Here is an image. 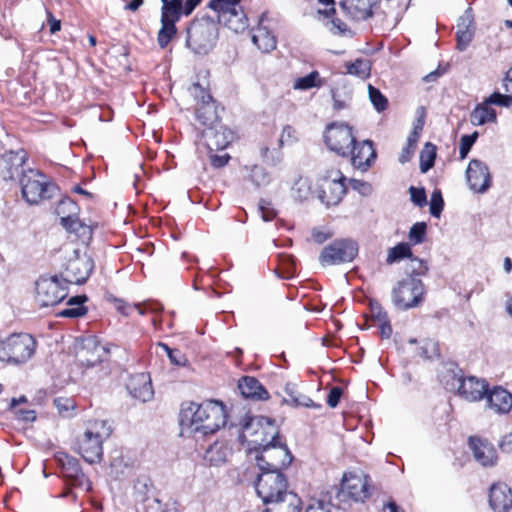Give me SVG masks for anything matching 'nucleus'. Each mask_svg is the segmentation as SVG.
I'll list each match as a JSON object with an SVG mask.
<instances>
[{"label":"nucleus","instance_id":"obj_38","mask_svg":"<svg viewBox=\"0 0 512 512\" xmlns=\"http://www.w3.org/2000/svg\"><path fill=\"white\" fill-rule=\"evenodd\" d=\"M496 121V112L484 100L478 104L470 114V122L474 126H481L488 122Z\"/></svg>","mask_w":512,"mask_h":512},{"label":"nucleus","instance_id":"obj_52","mask_svg":"<svg viewBox=\"0 0 512 512\" xmlns=\"http://www.w3.org/2000/svg\"><path fill=\"white\" fill-rule=\"evenodd\" d=\"M77 211L78 206L70 197L62 198L56 207V213L60 218L67 215L75 216Z\"/></svg>","mask_w":512,"mask_h":512},{"label":"nucleus","instance_id":"obj_29","mask_svg":"<svg viewBox=\"0 0 512 512\" xmlns=\"http://www.w3.org/2000/svg\"><path fill=\"white\" fill-rule=\"evenodd\" d=\"M286 397L283 398L282 403L292 407H305L320 409L321 405L315 403L310 397L300 393L297 385L294 383H287L284 387Z\"/></svg>","mask_w":512,"mask_h":512},{"label":"nucleus","instance_id":"obj_32","mask_svg":"<svg viewBox=\"0 0 512 512\" xmlns=\"http://www.w3.org/2000/svg\"><path fill=\"white\" fill-rule=\"evenodd\" d=\"M301 499L292 491L281 496L275 502L266 504L264 512H300Z\"/></svg>","mask_w":512,"mask_h":512},{"label":"nucleus","instance_id":"obj_64","mask_svg":"<svg viewBox=\"0 0 512 512\" xmlns=\"http://www.w3.org/2000/svg\"><path fill=\"white\" fill-rule=\"evenodd\" d=\"M305 512H331V504L323 500H316L307 506Z\"/></svg>","mask_w":512,"mask_h":512},{"label":"nucleus","instance_id":"obj_11","mask_svg":"<svg viewBox=\"0 0 512 512\" xmlns=\"http://www.w3.org/2000/svg\"><path fill=\"white\" fill-rule=\"evenodd\" d=\"M255 460L260 471H282L287 468L293 456L286 444L278 443L258 449Z\"/></svg>","mask_w":512,"mask_h":512},{"label":"nucleus","instance_id":"obj_22","mask_svg":"<svg viewBox=\"0 0 512 512\" xmlns=\"http://www.w3.org/2000/svg\"><path fill=\"white\" fill-rule=\"evenodd\" d=\"M469 448L471 449L475 460L485 467H491L496 464L497 453L494 446L487 440L476 436L469 437Z\"/></svg>","mask_w":512,"mask_h":512},{"label":"nucleus","instance_id":"obj_14","mask_svg":"<svg viewBox=\"0 0 512 512\" xmlns=\"http://www.w3.org/2000/svg\"><path fill=\"white\" fill-rule=\"evenodd\" d=\"M324 140L328 148L342 157L350 155V148L355 144L353 128L346 123H331L327 126Z\"/></svg>","mask_w":512,"mask_h":512},{"label":"nucleus","instance_id":"obj_31","mask_svg":"<svg viewBox=\"0 0 512 512\" xmlns=\"http://www.w3.org/2000/svg\"><path fill=\"white\" fill-rule=\"evenodd\" d=\"M473 17L466 11V13L459 19L457 37V49L464 51L469 46L474 37Z\"/></svg>","mask_w":512,"mask_h":512},{"label":"nucleus","instance_id":"obj_7","mask_svg":"<svg viewBox=\"0 0 512 512\" xmlns=\"http://www.w3.org/2000/svg\"><path fill=\"white\" fill-rule=\"evenodd\" d=\"M94 261L87 253H80L74 249L73 252L66 257V261L62 265L60 278L64 283L82 285L86 283L94 270Z\"/></svg>","mask_w":512,"mask_h":512},{"label":"nucleus","instance_id":"obj_44","mask_svg":"<svg viewBox=\"0 0 512 512\" xmlns=\"http://www.w3.org/2000/svg\"><path fill=\"white\" fill-rule=\"evenodd\" d=\"M322 85L323 81L320 78L319 72L314 70L306 76L296 79L293 87L298 90H308L314 87H321Z\"/></svg>","mask_w":512,"mask_h":512},{"label":"nucleus","instance_id":"obj_24","mask_svg":"<svg viewBox=\"0 0 512 512\" xmlns=\"http://www.w3.org/2000/svg\"><path fill=\"white\" fill-rule=\"evenodd\" d=\"M488 407L498 414H506L512 409V394L501 386H495L485 394Z\"/></svg>","mask_w":512,"mask_h":512},{"label":"nucleus","instance_id":"obj_34","mask_svg":"<svg viewBox=\"0 0 512 512\" xmlns=\"http://www.w3.org/2000/svg\"><path fill=\"white\" fill-rule=\"evenodd\" d=\"M88 297L86 295H77L71 297L67 301L68 307L59 311L58 316L63 318H79L87 314L88 309L84 305L87 302Z\"/></svg>","mask_w":512,"mask_h":512},{"label":"nucleus","instance_id":"obj_27","mask_svg":"<svg viewBox=\"0 0 512 512\" xmlns=\"http://www.w3.org/2000/svg\"><path fill=\"white\" fill-rule=\"evenodd\" d=\"M238 389L241 395L246 399L260 401L269 398L268 391L255 377H242L238 382Z\"/></svg>","mask_w":512,"mask_h":512},{"label":"nucleus","instance_id":"obj_48","mask_svg":"<svg viewBox=\"0 0 512 512\" xmlns=\"http://www.w3.org/2000/svg\"><path fill=\"white\" fill-rule=\"evenodd\" d=\"M249 178L257 188L268 185L271 180L270 175L266 169L258 165L252 167Z\"/></svg>","mask_w":512,"mask_h":512},{"label":"nucleus","instance_id":"obj_2","mask_svg":"<svg viewBox=\"0 0 512 512\" xmlns=\"http://www.w3.org/2000/svg\"><path fill=\"white\" fill-rule=\"evenodd\" d=\"M241 444L247 443L250 453L258 449L278 444L279 429L275 420L265 416H246L241 423L238 436Z\"/></svg>","mask_w":512,"mask_h":512},{"label":"nucleus","instance_id":"obj_18","mask_svg":"<svg viewBox=\"0 0 512 512\" xmlns=\"http://www.w3.org/2000/svg\"><path fill=\"white\" fill-rule=\"evenodd\" d=\"M469 188L476 193H485L491 186L492 177L488 166L481 160L472 159L466 169Z\"/></svg>","mask_w":512,"mask_h":512},{"label":"nucleus","instance_id":"obj_15","mask_svg":"<svg viewBox=\"0 0 512 512\" xmlns=\"http://www.w3.org/2000/svg\"><path fill=\"white\" fill-rule=\"evenodd\" d=\"M370 477L364 474L345 473L339 496L355 502H364L370 497Z\"/></svg>","mask_w":512,"mask_h":512},{"label":"nucleus","instance_id":"obj_63","mask_svg":"<svg viewBox=\"0 0 512 512\" xmlns=\"http://www.w3.org/2000/svg\"><path fill=\"white\" fill-rule=\"evenodd\" d=\"M258 206H259V210L261 212V217L264 221L268 222V221L273 220L276 217L277 212L271 206V202H269L265 199H260Z\"/></svg>","mask_w":512,"mask_h":512},{"label":"nucleus","instance_id":"obj_41","mask_svg":"<svg viewBox=\"0 0 512 512\" xmlns=\"http://www.w3.org/2000/svg\"><path fill=\"white\" fill-rule=\"evenodd\" d=\"M312 195V183L307 177H299L292 186V196L300 201L308 200Z\"/></svg>","mask_w":512,"mask_h":512},{"label":"nucleus","instance_id":"obj_36","mask_svg":"<svg viewBox=\"0 0 512 512\" xmlns=\"http://www.w3.org/2000/svg\"><path fill=\"white\" fill-rule=\"evenodd\" d=\"M216 22L217 24L226 26L228 29L235 33H241L245 31L249 25L248 18L242 8H239L238 10L228 14L225 19H221Z\"/></svg>","mask_w":512,"mask_h":512},{"label":"nucleus","instance_id":"obj_1","mask_svg":"<svg viewBox=\"0 0 512 512\" xmlns=\"http://www.w3.org/2000/svg\"><path fill=\"white\" fill-rule=\"evenodd\" d=\"M182 430L202 435L213 434L227 422L224 404L217 400H206L200 404L189 402L180 411Z\"/></svg>","mask_w":512,"mask_h":512},{"label":"nucleus","instance_id":"obj_12","mask_svg":"<svg viewBox=\"0 0 512 512\" xmlns=\"http://www.w3.org/2000/svg\"><path fill=\"white\" fill-rule=\"evenodd\" d=\"M358 244L351 239H338L325 246L320 255L322 266L352 262L358 254Z\"/></svg>","mask_w":512,"mask_h":512},{"label":"nucleus","instance_id":"obj_4","mask_svg":"<svg viewBox=\"0 0 512 512\" xmlns=\"http://www.w3.org/2000/svg\"><path fill=\"white\" fill-rule=\"evenodd\" d=\"M217 39L218 24L210 16L193 20L187 28L186 46L195 54H208Z\"/></svg>","mask_w":512,"mask_h":512},{"label":"nucleus","instance_id":"obj_3","mask_svg":"<svg viewBox=\"0 0 512 512\" xmlns=\"http://www.w3.org/2000/svg\"><path fill=\"white\" fill-rule=\"evenodd\" d=\"M112 433L105 420H95L89 424L82 436L77 439V452L89 464L99 463L103 457V442Z\"/></svg>","mask_w":512,"mask_h":512},{"label":"nucleus","instance_id":"obj_53","mask_svg":"<svg viewBox=\"0 0 512 512\" xmlns=\"http://www.w3.org/2000/svg\"><path fill=\"white\" fill-rule=\"evenodd\" d=\"M478 138V132L472 134L463 135L460 140L459 154L461 159H465L471 150L473 144Z\"/></svg>","mask_w":512,"mask_h":512},{"label":"nucleus","instance_id":"obj_46","mask_svg":"<svg viewBox=\"0 0 512 512\" xmlns=\"http://www.w3.org/2000/svg\"><path fill=\"white\" fill-rule=\"evenodd\" d=\"M136 506L138 512H167L164 509V504L154 495L141 497V503Z\"/></svg>","mask_w":512,"mask_h":512},{"label":"nucleus","instance_id":"obj_16","mask_svg":"<svg viewBox=\"0 0 512 512\" xmlns=\"http://www.w3.org/2000/svg\"><path fill=\"white\" fill-rule=\"evenodd\" d=\"M110 349L102 345L95 336H88L82 339L77 351L79 362L86 367H94L103 362L109 355Z\"/></svg>","mask_w":512,"mask_h":512},{"label":"nucleus","instance_id":"obj_37","mask_svg":"<svg viewBox=\"0 0 512 512\" xmlns=\"http://www.w3.org/2000/svg\"><path fill=\"white\" fill-rule=\"evenodd\" d=\"M161 28L158 31L157 42L160 48L164 49L168 46L170 41L177 33L176 22L179 20H175L171 17L161 16Z\"/></svg>","mask_w":512,"mask_h":512},{"label":"nucleus","instance_id":"obj_21","mask_svg":"<svg viewBox=\"0 0 512 512\" xmlns=\"http://www.w3.org/2000/svg\"><path fill=\"white\" fill-rule=\"evenodd\" d=\"M458 382L459 395L469 402L480 401L488 391V383L485 379L469 376L459 378Z\"/></svg>","mask_w":512,"mask_h":512},{"label":"nucleus","instance_id":"obj_55","mask_svg":"<svg viewBox=\"0 0 512 512\" xmlns=\"http://www.w3.org/2000/svg\"><path fill=\"white\" fill-rule=\"evenodd\" d=\"M444 208V200L440 190H435L430 199V214L439 217Z\"/></svg>","mask_w":512,"mask_h":512},{"label":"nucleus","instance_id":"obj_57","mask_svg":"<svg viewBox=\"0 0 512 512\" xmlns=\"http://www.w3.org/2000/svg\"><path fill=\"white\" fill-rule=\"evenodd\" d=\"M160 346L166 351L170 362L177 366H184L186 364L185 355L178 349H172L164 343H160Z\"/></svg>","mask_w":512,"mask_h":512},{"label":"nucleus","instance_id":"obj_33","mask_svg":"<svg viewBox=\"0 0 512 512\" xmlns=\"http://www.w3.org/2000/svg\"><path fill=\"white\" fill-rule=\"evenodd\" d=\"M230 453L225 443L216 441L206 449L203 459L210 466H220L227 461Z\"/></svg>","mask_w":512,"mask_h":512},{"label":"nucleus","instance_id":"obj_8","mask_svg":"<svg viewBox=\"0 0 512 512\" xmlns=\"http://www.w3.org/2000/svg\"><path fill=\"white\" fill-rule=\"evenodd\" d=\"M255 489L263 504L266 505L289 492L288 480L282 471H260Z\"/></svg>","mask_w":512,"mask_h":512},{"label":"nucleus","instance_id":"obj_45","mask_svg":"<svg viewBox=\"0 0 512 512\" xmlns=\"http://www.w3.org/2000/svg\"><path fill=\"white\" fill-rule=\"evenodd\" d=\"M435 157L436 146L429 142L426 143L420 153V170L422 173H426L434 166Z\"/></svg>","mask_w":512,"mask_h":512},{"label":"nucleus","instance_id":"obj_49","mask_svg":"<svg viewBox=\"0 0 512 512\" xmlns=\"http://www.w3.org/2000/svg\"><path fill=\"white\" fill-rule=\"evenodd\" d=\"M135 500L136 505L141 503V497H151L150 492L152 491L151 481L147 477H139L137 478L135 484Z\"/></svg>","mask_w":512,"mask_h":512},{"label":"nucleus","instance_id":"obj_30","mask_svg":"<svg viewBox=\"0 0 512 512\" xmlns=\"http://www.w3.org/2000/svg\"><path fill=\"white\" fill-rule=\"evenodd\" d=\"M61 225L69 233H74L83 243H88L92 239L93 230L91 226L82 222L76 215L62 216Z\"/></svg>","mask_w":512,"mask_h":512},{"label":"nucleus","instance_id":"obj_61","mask_svg":"<svg viewBox=\"0 0 512 512\" xmlns=\"http://www.w3.org/2000/svg\"><path fill=\"white\" fill-rule=\"evenodd\" d=\"M349 184L353 190L357 191L362 196H369L373 192V187L369 182L351 178Z\"/></svg>","mask_w":512,"mask_h":512},{"label":"nucleus","instance_id":"obj_54","mask_svg":"<svg viewBox=\"0 0 512 512\" xmlns=\"http://www.w3.org/2000/svg\"><path fill=\"white\" fill-rule=\"evenodd\" d=\"M63 468L67 477L77 479L80 476H83L80 464L75 458L67 457L66 462L63 463Z\"/></svg>","mask_w":512,"mask_h":512},{"label":"nucleus","instance_id":"obj_60","mask_svg":"<svg viewBox=\"0 0 512 512\" xmlns=\"http://www.w3.org/2000/svg\"><path fill=\"white\" fill-rule=\"evenodd\" d=\"M409 193L411 201L418 207H424L427 204V196L423 187L417 188L410 186Z\"/></svg>","mask_w":512,"mask_h":512},{"label":"nucleus","instance_id":"obj_56","mask_svg":"<svg viewBox=\"0 0 512 512\" xmlns=\"http://www.w3.org/2000/svg\"><path fill=\"white\" fill-rule=\"evenodd\" d=\"M486 104L497 105L501 107H510L512 105V96L501 94L500 92H493L485 99Z\"/></svg>","mask_w":512,"mask_h":512},{"label":"nucleus","instance_id":"obj_62","mask_svg":"<svg viewBox=\"0 0 512 512\" xmlns=\"http://www.w3.org/2000/svg\"><path fill=\"white\" fill-rule=\"evenodd\" d=\"M132 308L138 309L140 315H144L146 311L152 313H160L163 310V305L156 301H145L143 303H136Z\"/></svg>","mask_w":512,"mask_h":512},{"label":"nucleus","instance_id":"obj_51","mask_svg":"<svg viewBox=\"0 0 512 512\" xmlns=\"http://www.w3.org/2000/svg\"><path fill=\"white\" fill-rule=\"evenodd\" d=\"M427 225L425 222H417L409 230L408 238L413 245L421 244L426 238Z\"/></svg>","mask_w":512,"mask_h":512},{"label":"nucleus","instance_id":"obj_39","mask_svg":"<svg viewBox=\"0 0 512 512\" xmlns=\"http://www.w3.org/2000/svg\"><path fill=\"white\" fill-rule=\"evenodd\" d=\"M241 0H210L207 7L217 13V21L241 8Z\"/></svg>","mask_w":512,"mask_h":512},{"label":"nucleus","instance_id":"obj_42","mask_svg":"<svg viewBox=\"0 0 512 512\" xmlns=\"http://www.w3.org/2000/svg\"><path fill=\"white\" fill-rule=\"evenodd\" d=\"M412 257L413 254L409 243L401 242L388 250L386 262L387 264H393L405 258L410 260Z\"/></svg>","mask_w":512,"mask_h":512},{"label":"nucleus","instance_id":"obj_50","mask_svg":"<svg viewBox=\"0 0 512 512\" xmlns=\"http://www.w3.org/2000/svg\"><path fill=\"white\" fill-rule=\"evenodd\" d=\"M368 92L370 101L378 112H382L387 109L388 100L378 88L369 85Z\"/></svg>","mask_w":512,"mask_h":512},{"label":"nucleus","instance_id":"obj_59","mask_svg":"<svg viewBox=\"0 0 512 512\" xmlns=\"http://www.w3.org/2000/svg\"><path fill=\"white\" fill-rule=\"evenodd\" d=\"M428 271V265L427 263L413 255V257L410 259V273L409 276H421L425 275Z\"/></svg>","mask_w":512,"mask_h":512},{"label":"nucleus","instance_id":"obj_17","mask_svg":"<svg viewBox=\"0 0 512 512\" xmlns=\"http://www.w3.org/2000/svg\"><path fill=\"white\" fill-rule=\"evenodd\" d=\"M27 153L20 149L18 151H9L0 157V178L4 181L15 180L22 177L27 172L24 168L27 162Z\"/></svg>","mask_w":512,"mask_h":512},{"label":"nucleus","instance_id":"obj_6","mask_svg":"<svg viewBox=\"0 0 512 512\" xmlns=\"http://www.w3.org/2000/svg\"><path fill=\"white\" fill-rule=\"evenodd\" d=\"M23 199L30 205H37L43 200L53 198L58 192V186L46 180L43 173L27 168L19 180Z\"/></svg>","mask_w":512,"mask_h":512},{"label":"nucleus","instance_id":"obj_19","mask_svg":"<svg viewBox=\"0 0 512 512\" xmlns=\"http://www.w3.org/2000/svg\"><path fill=\"white\" fill-rule=\"evenodd\" d=\"M210 123H212V121ZM202 136L210 151L226 149L234 138L233 132L220 122L211 124L205 128Z\"/></svg>","mask_w":512,"mask_h":512},{"label":"nucleus","instance_id":"obj_9","mask_svg":"<svg viewBox=\"0 0 512 512\" xmlns=\"http://www.w3.org/2000/svg\"><path fill=\"white\" fill-rule=\"evenodd\" d=\"M346 177L338 169L326 171L318 180V199L327 207L337 205L346 194Z\"/></svg>","mask_w":512,"mask_h":512},{"label":"nucleus","instance_id":"obj_5","mask_svg":"<svg viewBox=\"0 0 512 512\" xmlns=\"http://www.w3.org/2000/svg\"><path fill=\"white\" fill-rule=\"evenodd\" d=\"M36 339L28 333H12L0 341V361L19 365L35 354Z\"/></svg>","mask_w":512,"mask_h":512},{"label":"nucleus","instance_id":"obj_10","mask_svg":"<svg viewBox=\"0 0 512 512\" xmlns=\"http://www.w3.org/2000/svg\"><path fill=\"white\" fill-rule=\"evenodd\" d=\"M424 293L423 282L414 276H407L393 289L392 301L398 309L408 310L419 306Z\"/></svg>","mask_w":512,"mask_h":512},{"label":"nucleus","instance_id":"obj_20","mask_svg":"<svg viewBox=\"0 0 512 512\" xmlns=\"http://www.w3.org/2000/svg\"><path fill=\"white\" fill-rule=\"evenodd\" d=\"M350 148L351 163L354 168L367 171L376 159V151L371 140L355 141Z\"/></svg>","mask_w":512,"mask_h":512},{"label":"nucleus","instance_id":"obj_23","mask_svg":"<svg viewBox=\"0 0 512 512\" xmlns=\"http://www.w3.org/2000/svg\"><path fill=\"white\" fill-rule=\"evenodd\" d=\"M189 90L191 95L201 103V107L196 109L197 119L204 125H208V122L213 121L215 114L213 110L212 96L199 83H194Z\"/></svg>","mask_w":512,"mask_h":512},{"label":"nucleus","instance_id":"obj_40","mask_svg":"<svg viewBox=\"0 0 512 512\" xmlns=\"http://www.w3.org/2000/svg\"><path fill=\"white\" fill-rule=\"evenodd\" d=\"M333 106L336 110L349 107L352 100V89L346 83H342L332 89Z\"/></svg>","mask_w":512,"mask_h":512},{"label":"nucleus","instance_id":"obj_25","mask_svg":"<svg viewBox=\"0 0 512 512\" xmlns=\"http://www.w3.org/2000/svg\"><path fill=\"white\" fill-rule=\"evenodd\" d=\"M489 505L491 509L507 512L512 506V490L506 483L493 484L489 492Z\"/></svg>","mask_w":512,"mask_h":512},{"label":"nucleus","instance_id":"obj_35","mask_svg":"<svg viewBox=\"0 0 512 512\" xmlns=\"http://www.w3.org/2000/svg\"><path fill=\"white\" fill-rule=\"evenodd\" d=\"M251 40L259 50L269 53L276 48V38L265 27L253 29Z\"/></svg>","mask_w":512,"mask_h":512},{"label":"nucleus","instance_id":"obj_58","mask_svg":"<svg viewBox=\"0 0 512 512\" xmlns=\"http://www.w3.org/2000/svg\"><path fill=\"white\" fill-rule=\"evenodd\" d=\"M281 264L283 272L280 274L282 278H291L296 271V260L292 255H282Z\"/></svg>","mask_w":512,"mask_h":512},{"label":"nucleus","instance_id":"obj_43","mask_svg":"<svg viewBox=\"0 0 512 512\" xmlns=\"http://www.w3.org/2000/svg\"><path fill=\"white\" fill-rule=\"evenodd\" d=\"M347 73L358 76L362 79L369 77L371 71V63L368 59H356L354 62L346 64Z\"/></svg>","mask_w":512,"mask_h":512},{"label":"nucleus","instance_id":"obj_13","mask_svg":"<svg viewBox=\"0 0 512 512\" xmlns=\"http://www.w3.org/2000/svg\"><path fill=\"white\" fill-rule=\"evenodd\" d=\"M67 294V283L57 275L42 276L36 281V299L41 307L54 306Z\"/></svg>","mask_w":512,"mask_h":512},{"label":"nucleus","instance_id":"obj_47","mask_svg":"<svg viewBox=\"0 0 512 512\" xmlns=\"http://www.w3.org/2000/svg\"><path fill=\"white\" fill-rule=\"evenodd\" d=\"M183 0H161V16L180 20Z\"/></svg>","mask_w":512,"mask_h":512},{"label":"nucleus","instance_id":"obj_28","mask_svg":"<svg viewBox=\"0 0 512 512\" xmlns=\"http://www.w3.org/2000/svg\"><path fill=\"white\" fill-rule=\"evenodd\" d=\"M379 0H346L341 5L355 20H366L374 13Z\"/></svg>","mask_w":512,"mask_h":512},{"label":"nucleus","instance_id":"obj_26","mask_svg":"<svg viewBox=\"0 0 512 512\" xmlns=\"http://www.w3.org/2000/svg\"><path fill=\"white\" fill-rule=\"evenodd\" d=\"M129 394L142 402H147L153 398L154 391L149 375L139 373L131 377L127 384Z\"/></svg>","mask_w":512,"mask_h":512}]
</instances>
